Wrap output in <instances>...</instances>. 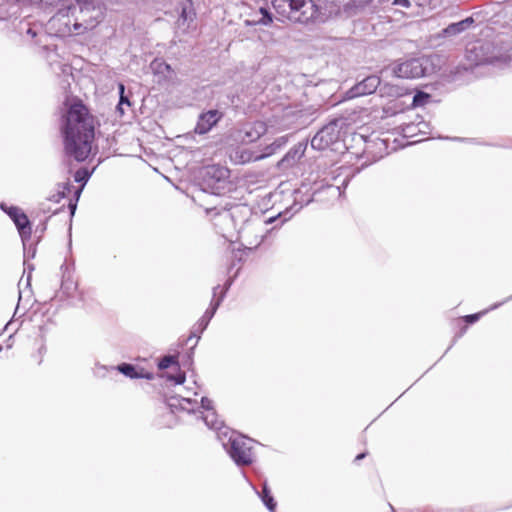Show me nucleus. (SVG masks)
I'll list each match as a JSON object with an SVG mask.
<instances>
[{
	"label": "nucleus",
	"instance_id": "f257e3e1",
	"mask_svg": "<svg viewBox=\"0 0 512 512\" xmlns=\"http://www.w3.org/2000/svg\"><path fill=\"white\" fill-rule=\"evenodd\" d=\"M94 130V117L82 101L67 100L60 118L65 155L77 162L85 161L92 150Z\"/></svg>",
	"mask_w": 512,
	"mask_h": 512
},
{
	"label": "nucleus",
	"instance_id": "f03ea898",
	"mask_svg": "<svg viewBox=\"0 0 512 512\" xmlns=\"http://www.w3.org/2000/svg\"><path fill=\"white\" fill-rule=\"evenodd\" d=\"M78 14L71 23L69 11H76V7H69L67 10L58 11L51 19L52 26L63 25L58 28V32L65 34L81 35L94 29L102 20L103 12L101 7L94 0H77Z\"/></svg>",
	"mask_w": 512,
	"mask_h": 512
},
{
	"label": "nucleus",
	"instance_id": "7ed1b4c3",
	"mask_svg": "<svg viewBox=\"0 0 512 512\" xmlns=\"http://www.w3.org/2000/svg\"><path fill=\"white\" fill-rule=\"evenodd\" d=\"M217 438L237 466L252 464L254 460V441L252 439L229 428L221 429L217 433Z\"/></svg>",
	"mask_w": 512,
	"mask_h": 512
},
{
	"label": "nucleus",
	"instance_id": "20e7f679",
	"mask_svg": "<svg viewBox=\"0 0 512 512\" xmlns=\"http://www.w3.org/2000/svg\"><path fill=\"white\" fill-rule=\"evenodd\" d=\"M281 21L306 23L314 15V4L310 0H271Z\"/></svg>",
	"mask_w": 512,
	"mask_h": 512
},
{
	"label": "nucleus",
	"instance_id": "39448f33",
	"mask_svg": "<svg viewBox=\"0 0 512 512\" xmlns=\"http://www.w3.org/2000/svg\"><path fill=\"white\" fill-rule=\"evenodd\" d=\"M0 208L10 217V219L14 222L19 235L22 240L24 257L25 258H34L36 254L35 246L30 242L32 228L30 221L24 211L17 206L8 207L5 204H1Z\"/></svg>",
	"mask_w": 512,
	"mask_h": 512
},
{
	"label": "nucleus",
	"instance_id": "423d86ee",
	"mask_svg": "<svg viewBox=\"0 0 512 512\" xmlns=\"http://www.w3.org/2000/svg\"><path fill=\"white\" fill-rule=\"evenodd\" d=\"M203 178L206 185L219 194L230 184V170L221 165H209L204 168Z\"/></svg>",
	"mask_w": 512,
	"mask_h": 512
},
{
	"label": "nucleus",
	"instance_id": "0eeeda50",
	"mask_svg": "<svg viewBox=\"0 0 512 512\" xmlns=\"http://www.w3.org/2000/svg\"><path fill=\"white\" fill-rule=\"evenodd\" d=\"M340 138V126L338 120H333L322 127L311 139V147L316 150H324L336 143Z\"/></svg>",
	"mask_w": 512,
	"mask_h": 512
},
{
	"label": "nucleus",
	"instance_id": "6e6552de",
	"mask_svg": "<svg viewBox=\"0 0 512 512\" xmlns=\"http://www.w3.org/2000/svg\"><path fill=\"white\" fill-rule=\"evenodd\" d=\"M168 405L170 408H179L188 413L195 412L197 409H202V412H207L208 409H213L212 401L207 397H202L200 406L197 400H193L188 397H171L168 400Z\"/></svg>",
	"mask_w": 512,
	"mask_h": 512
},
{
	"label": "nucleus",
	"instance_id": "1a4fd4ad",
	"mask_svg": "<svg viewBox=\"0 0 512 512\" xmlns=\"http://www.w3.org/2000/svg\"><path fill=\"white\" fill-rule=\"evenodd\" d=\"M443 62V58L436 53L418 56V77L435 75L441 69Z\"/></svg>",
	"mask_w": 512,
	"mask_h": 512
},
{
	"label": "nucleus",
	"instance_id": "9d476101",
	"mask_svg": "<svg viewBox=\"0 0 512 512\" xmlns=\"http://www.w3.org/2000/svg\"><path fill=\"white\" fill-rule=\"evenodd\" d=\"M230 285H231V281H228L226 283L225 289H223L221 291V296L218 299H215V297L218 293V290L220 289V286L218 285L213 288V299L211 301L210 307L205 311V313L203 314V316L200 318V320L197 323V329L199 330L200 333H202L207 328L210 320L213 318L216 310L220 306V304L225 296V293L228 290Z\"/></svg>",
	"mask_w": 512,
	"mask_h": 512
},
{
	"label": "nucleus",
	"instance_id": "9b49d317",
	"mask_svg": "<svg viewBox=\"0 0 512 512\" xmlns=\"http://www.w3.org/2000/svg\"><path fill=\"white\" fill-rule=\"evenodd\" d=\"M222 116L223 114L216 109L201 113L194 129L195 133L206 134L220 121Z\"/></svg>",
	"mask_w": 512,
	"mask_h": 512
},
{
	"label": "nucleus",
	"instance_id": "f8f14e48",
	"mask_svg": "<svg viewBox=\"0 0 512 512\" xmlns=\"http://www.w3.org/2000/svg\"><path fill=\"white\" fill-rule=\"evenodd\" d=\"M380 78L376 75H371L363 79L361 82L357 83L354 87H352L349 91L351 97H359L363 95H368L376 91L378 86L380 85Z\"/></svg>",
	"mask_w": 512,
	"mask_h": 512
},
{
	"label": "nucleus",
	"instance_id": "ddd939ff",
	"mask_svg": "<svg viewBox=\"0 0 512 512\" xmlns=\"http://www.w3.org/2000/svg\"><path fill=\"white\" fill-rule=\"evenodd\" d=\"M150 68L153 74L157 77V82L159 84L172 81L174 71L172 70L171 66L164 60L154 59L150 64Z\"/></svg>",
	"mask_w": 512,
	"mask_h": 512
},
{
	"label": "nucleus",
	"instance_id": "4468645a",
	"mask_svg": "<svg viewBox=\"0 0 512 512\" xmlns=\"http://www.w3.org/2000/svg\"><path fill=\"white\" fill-rule=\"evenodd\" d=\"M229 157L231 162L234 164H246L252 161L261 160L265 158V155L256 154L248 148L237 147L231 151Z\"/></svg>",
	"mask_w": 512,
	"mask_h": 512
},
{
	"label": "nucleus",
	"instance_id": "2eb2a0df",
	"mask_svg": "<svg viewBox=\"0 0 512 512\" xmlns=\"http://www.w3.org/2000/svg\"><path fill=\"white\" fill-rule=\"evenodd\" d=\"M116 369L130 379L144 378L152 380L154 378V374L152 372L146 371L144 368L137 367L132 364L123 363L117 366Z\"/></svg>",
	"mask_w": 512,
	"mask_h": 512
},
{
	"label": "nucleus",
	"instance_id": "dca6fc26",
	"mask_svg": "<svg viewBox=\"0 0 512 512\" xmlns=\"http://www.w3.org/2000/svg\"><path fill=\"white\" fill-rule=\"evenodd\" d=\"M306 145L298 143L294 145L279 161V166L282 168H288L293 166L305 153Z\"/></svg>",
	"mask_w": 512,
	"mask_h": 512
},
{
	"label": "nucleus",
	"instance_id": "f3484780",
	"mask_svg": "<svg viewBox=\"0 0 512 512\" xmlns=\"http://www.w3.org/2000/svg\"><path fill=\"white\" fill-rule=\"evenodd\" d=\"M62 271V282H61V290L67 296H71L73 292L77 289V284L73 280L72 277V268L67 263H64L61 266Z\"/></svg>",
	"mask_w": 512,
	"mask_h": 512
},
{
	"label": "nucleus",
	"instance_id": "a211bd4d",
	"mask_svg": "<svg viewBox=\"0 0 512 512\" xmlns=\"http://www.w3.org/2000/svg\"><path fill=\"white\" fill-rule=\"evenodd\" d=\"M474 22V18L472 16H469L459 22L449 24L446 28L442 30V33L445 37L458 35L468 30L474 24Z\"/></svg>",
	"mask_w": 512,
	"mask_h": 512
},
{
	"label": "nucleus",
	"instance_id": "6ab92c4d",
	"mask_svg": "<svg viewBox=\"0 0 512 512\" xmlns=\"http://www.w3.org/2000/svg\"><path fill=\"white\" fill-rule=\"evenodd\" d=\"M386 140L375 138L367 142L365 153L372 154L375 160L382 158L387 153Z\"/></svg>",
	"mask_w": 512,
	"mask_h": 512
},
{
	"label": "nucleus",
	"instance_id": "aec40b11",
	"mask_svg": "<svg viewBox=\"0 0 512 512\" xmlns=\"http://www.w3.org/2000/svg\"><path fill=\"white\" fill-rule=\"evenodd\" d=\"M265 132V126L263 123L258 122L253 125L247 126L244 128L241 133L243 135L240 137L243 142L251 143L258 140L261 135Z\"/></svg>",
	"mask_w": 512,
	"mask_h": 512
},
{
	"label": "nucleus",
	"instance_id": "412c9836",
	"mask_svg": "<svg viewBox=\"0 0 512 512\" xmlns=\"http://www.w3.org/2000/svg\"><path fill=\"white\" fill-rule=\"evenodd\" d=\"M393 73L398 78H414L416 76L415 60H407L399 63L394 69Z\"/></svg>",
	"mask_w": 512,
	"mask_h": 512
},
{
	"label": "nucleus",
	"instance_id": "4be33fe9",
	"mask_svg": "<svg viewBox=\"0 0 512 512\" xmlns=\"http://www.w3.org/2000/svg\"><path fill=\"white\" fill-rule=\"evenodd\" d=\"M202 419L207 427L210 429L216 430V434L220 432L221 429H225L222 422L218 420V416L214 409H208L207 412H202Z\"/></svg>",
	"mask_w": 512,
	"mask_h": 512
},
{
	"label": "nucleus",
	"instance_id": "5701e85b",
	"mask_svg": "<svg viewBox=\"0 0 512 512\" xmlns=\"http://www.w3.org/2000/svg\"><path fill=\"white\" fill-rule=\"evenodd\" d=\"M252 488L260 496L261 500L263 501L264 505L268 508V510L274 512L276 508V502L274 501V498L271 495L267 482L265 481L263 483L261 493H259L254 486H252Z\"/></svg>",
	"mask_w": 512,
	"mask_h": 512
},
{
	"label": "nucleus",
	"instance_id": "b1692460",
	"mask_svg": "<svg viewBox=\"0 0 512 512\" xmlns=\"http://www.w3.org/2000/svg\"><path fill=\"white\" fill-rule=\"evenodd\" d=\"M434 86V84H420L418 85V109L424 107L426 104L430 102L438 103L439 100H433L432 95L425 91L429 87Z\"/></svg>",
	"mask_w": 512,
	"mask_h": 512
},
{
	"label": "nucleus",
	"instance_id": "393cba45",
	"mask_svg": "<svg viewBox=\"0 0 512 512\" xmlns=\"http://www.w3.org/2000/svg\"><path fill=\"white\" fill-rule=\"evenodd\" d=\"M259 13L261 16L258 19L245 20V24L247 26L269 25L272 22V15L267 9L262 7L260 8Z\"/></svg>",
	"mask_w": 512,
	"mask_h": 512
},
{
	"label": "nucleus",
	"instance_id": "a878e982",
	"mask_svg": "<svg viewBox=\"0 0 512 512\" xmlns=\"http://www.w3.org/2000/svg\"><path fill=\"white\" fill-rule=\"evenodd\" d=\"M510 300H512V294H511L509 297H507L505 300H503L502 302H498V303L493 304V305L490 307V310L497 309V308H499L501 305H503L504 303H506V302H508V301H510ZM488 311H489V309H488ZM486 312H487V310H486V311H483V312H480V313L469 314V315L464 316V318H463V319H464V321H465L467 324H474V323H475V322H477V321L480 319V317H481L483 314H485Z\"/></svg>",
	"mask_w": 512,
	"mask_h": 512
},
{
	"label": "nucleus",
	"instance_id": "bb28decb",
	"mask_svg": "<svg viewBox=\"0 0 512 512\" xmlns=\"http://www.w3.org/2000/svg\"><path fill=\"white\" fill-rule=\"evenodd\" d=\"M119 90V103L117 105V112L122 116L125 113L124 106L130 107L131 103L128 95L125 94V86L122 83L118 84Z\"/></svg>",
	"mask_w": 512,
	"mask_h": 512
},
{
	"label": "nucleus",
	"instance_id": "cd10ccee",
	"mask_svg": "<svg viewBox=\"0 0 512 512\" xmlns=\"http://www.w3.org/2000/svg\"><path fill=\"white\" fill-rule=\"evenodd\" d=\"M286 143L287 138L285 136L279 137L275 139L273 143L267 145L260 155H265V157H268L274 154L278 149L282 148Z\"/></svg>",
	"mask_w": 512,
	"mask_h": 512
},
{
	"label": "nucleus",
	"instance_id": "c85d7f7f",
	"mask_svg": "<svg viewBox=\"0 0 512 512\" xmlns=\"http://www.w3.org/2000/svg\"><path fill=\"white\" fill-rule=\"evenodd\" d=\"M429 135H431V125L424 121L418 113V136H423V138L418 139V143L427 140Z\"/></svg>",
	"mask_w": 512,
	"mask_h": 512
},
{
	"label": "nucleus",
	"instance_id": "c756f323",
	"mask_svg": "<svg viewBox=\"0 0 512 512\" xmlns=\"http://www.w3.org/2000/svg\"><path fill=\"white\" fill-rule=\"evenodd\" d=\"M312 201V196H303L302 188L295 191L294 207H296V211L300 210L303 206L308 205Z\"/></svg>",
	"mask_w": 512,
	"mask_h": 512
},
{
	"label": "nucleus",
	"instance_id": "7c9ffc66",
	"mask_svg": "<svg viewBox=\"0 0 512 512\" xmlns=\"http://www.w3.org/2000/svg\"><path fill=\"white\" fill-rule=\"evenodd\" d=\"M72 185L69 181L59 184L57 190V199L55 202H59L61 199L65 198L71 191Z\"/></svg>",
	"mask_w": 512,
	"mask_h": 512
},
{
	"label": "nucleus",
	"instance_id": "2f4dec72",
	"mask_svg": "<svg viewBox=\"0 0 512 512\" xmlns=\"http://www.w3.org/2000/svg\"><path fill=\"white\" fill-rule=\"evenodd\" d=\"M193 18H194V12L192 11L191 8H187V7H183L182 10H181V14L179 16V19H178V22L179 23H185L187 21H193Z\"/></svg>",
	"mask_w": 512,
	"mask_h": 512
},
{
	"label": "nucleus",
	"instance_id": "473e14b6",
	"mask_svg": "<svg viewBox=\"0 0 512 512\" xmlns=\"http://www.w3.org/2000/svg\"><path fill=\"white\" fill-rule=\"evenodd\" d=\"M172 364H177L176 358L174 356L168 355L164 356L158 363V367L160 370H164L169 368Z\"/></svg>",
	"mask_w": 512,
	"mask_h": 512
},
{
	"label": "nucleus",
	"instance_id": "72a5a7b5",
	"mask_svg": "<svg viewBox=\"0 0 512 512\" xmlns=\"http://www.w3.org/2000/svg\"><path fill=\"white\" fill-rule=\"evenodd\" d=\"M31 3L41 7H53L58 3V0H30Z\"/></svg>",
	"mask_w": 512,
	"mask_h": 512
},
{
	"label": "nucleus",
	"instance_id": "f704fd0d",
	"mask_svg": "<svg viewBox=\"0 0 512 512\" xmlns=\"http://www.w3.org/2000/svg\"><path fill=\"white\" fill-rule=\"evenodd\" d=\"M90 177V174L86 170H78L75 173V181L81 182V181H87Z\"/></svg>",
	"mask_w": 512,
	"mask_h": 512
},
{
	"label": "nucleus",
	"instance_id": "c9c22d12",
	"mask_svg": "<svg viewBox=\"0 0 512 512\" xmlns=\"http://www.w3.org/2000/svg\"><path fill=\"white\" fill-rule=\"evenodd\" d=\"M414 129V126L413 125H407L405 128H403V135H402V138L403 140H408V138H413V131Z\"/></svg>",
	"mask_w": 512,
	"mask_h": 512
},
{
	"label": "nucleus",
	"instance_id": "e433bc0d",
	"mask_svg": "<svg viewBox=\"0 0 512 512\" xmlns=\"http://www.w3.org/2000/svg\"><path fill=\"white\" fill-rule=\"evenodd\" d=\"M170 380H173L176 384H182L185 381V375L183 373H179L176 376H169Z\"/></svg>",
	"mask_w": 512,
	"mask_h": 512
},
{
	"label": "nucleus",
	"instance_id": "4c0bfd02",
	"mask_svg": "<svg viewBox=\"0 0 512 512\" xmlns=\"http://www.w3.org/2000/svg\"><path fill=\"white\" fill-rule=\"evenodd\" d=\"M327 190L330 191L331 194H337L338 196L341 195V187L339 186L329 185L327 186Z\"/></svg>",
	"mask_w": 512,
	"mask_h": 512
},
{
	"label": "nucleus",
	"instance_id": "58836bf2",
	"mask_svg": "<svg viewBox=\"0 0 512 512\" xmlns=\"http://www.w3.org/2000/svg\"><path fill=\"white\" fill-rule=\"evenodd\" d=\"M396 142H399V145L401 147H406V146H410V145H413L415 143L414 140H405V141H399V139H396Z\"/></svg>",
	"mask_w": 512,
	"mask_h": 512
},
{
	"label": "nucleus",
	"instance_id": "ea45409f",
	"mask_svg": "<svg viewBox=\"0 0 512 512\" xmlns=\"http://www.w3.org/2000/svg\"><path fill=\"white\" fill-rule=\"evenodd\" d=\"M394 4H398V5H402V6L408 7L409 6V1L408 0H395Z\"/></svg>",
	"mask_w": 512,
	"mask_h": 512
},
{
	"label": "nucleus",
	"instance_id": "a19ab883",
	"mask_svg": "<svg viewBox=\"0 0 512 512\" xmlns=\"http://www.w3.org/2000/svg\"><path fill=\"white\" fill-rule=\"evenodd\" d=\"M69 209L71 211V214L73 215L75 213V210H76V203L70 202L69 203Z\"/></svg>",
	"mask_w": 512,
	"mask_h": 512
},
{
	"label": "nucleus",
	"instance_id": "79ce46f5",
	"mask_svg": "<svg viewBox=\"0 0 512 512\" xmlns=\"http://www.w3.org/2000/svg\"><path fill=\"white\" fill-rule=\"evenodd\" d=\"M27 34L30 35L32 38H34L37 35L36 31L32 28H29L27 30Z\"/></svg>",
	"mask_w": 512,
	"mask_h": 512
},
{
	"label": "nucleus",
	"instance_id": "37998d69",
	"mask_svg": "<svg viewBox=\"0 0 512 512\" xmlns=\"http://www.w3.org/2000/svg\"><path fill=\"white\" fill-rule=\"evenodd\" d=\"M410 106H411L412 108L416 107V93H414V94L412 95V100H411V104H410Z\"/></svg>",
	"mask_w": 512,
	"mask_h": 512
},
{
	"label": "nucleus",
	"instance_id": "c03bdc74",
	"mask_svg": "<svg viewBox=\"0 0 512 512\" xmlns=\"http://www.w3.org/2000/svg\"><path fill=\"white\" fill-rule=\"evenodd\" d=\"M366 457V453H360L355 457V461H359Z\"/></svg>",
	"mask_w": 512,
	"mask_h": 512
},
{
	"label": "nucleus",
	"instance_id": "a18cd8bd",
	"mask_svg": "<svg viewBox=\"0 0 512 512\" xmlns=\"http://www.w3.org/2000/svg\"><path fill=\"white\" fill-rule=\"evenodd\" d=\"M466 328H464L456 337L454 338L453 343L456 341L457 338L462 337V335L465 333Z\"/></svg>",
	"mask_w": 512,
	"mask_h": 512
},
{
	"label": "nucleus",
	"instance_id": "49530a36",
	"mask_svg": "<svg viewBox=\"0 0 512 512\" xmlns=\"http://www.w3.org/2000/svg\"><path fill=\"white\" fill-rule=\"evenodd\" d=\"M50 201H53L55 202V199H57V192L53 195H51L49 198H48Z\"/></svg>",
	"mask_w": 512,
	"mask_h": 512
},
{
	"label": "nucleus",
	"instance_id": "de8ad7c7",
	"mask_svg": "<svg viewBox=\"0 0 512 512\" xmlns=\"http://www.w3.org/2000/svg\"><path fill=\"white\" fill-rule=\"evenodd\" d=\"M80 193H81V189H77L75 191V197H76V201L78 200L79 196H80Z\"/></svg>",
	"mask_w": 512,
	"mask_h": 512
},
{
	"label": "nucleus",
	"instance_id": "09e8293b",
	"mask_svg": "<svg viewBox=\"0 0 512 512\" xmlns=\"http://www.w3.org/2000/svg\"><path fill=\"white\" fill-rule=\"evenodd\" d=\"M485 61H487L489 63H493V59L492 58H486Z\"/></svg>",
	"mask_w": 512,
	"mask_h": 512
},
{
	"label": "nucleus",
	"instance_id": "8fccbe9b",
	"mask_svg": "<svg viewBox=\"0 0 512 512\" xmlns=\"http://www.w3.org/2000/svg\"><path fill=\"white\" fill-rule=\"evenodd\" d=\"M348 181H349L348 179H345V180H344L343 185H344L345 187L347 186Z\"/></svg>",
	"mask_w": 512,
	"mask_h": 512
},
{
	"label": "nucleus",
	"instance_id": "3c124183",
	"mask_svg": "<svg viewBox=\"0 0 512 512\" xmlns=\"http://www.w3.org/2000/svg\"><path fill=\"white\" fill-rule=\"evenodd\" d=\"M273 221H275V218H270L267 222H268V223H271V222H273Z\"/></svg>",
	"mask_w": 512,
	"mask_h": 512
},
{
	"label": "nucleus",
	"instance_id": "603ef678",
	"mask_svg": "<svg viewBox=\"0 0 512 512\" xmlns=\"http://www.w3.org/2000/svg\"><path fill=\"white\" fill-rule=\"evenodd\" d=\"M223 216H224V217H228V216H229V214H228L227 212H224V213H223Z\"/></svg>",
	"mask_w": 512,
	"mask_h": 512
},
{
	"label": "nucleus",
	"instance_id": "864d4df0",
	"mask_svg": "<svg viewBox=\"0 0 512 512\" xmlns=\"http://www.w3.org/2000/svg\"><path fill=\"white\" fill-rule=\"evenodd\" d=\"M30 277H31V275H30V273H29V274H28V277H27V282H28V283H29Z\"/></svg>",
	"mask_w": 512,
	"mask_h": 512
},
{
	"label": "nucleus",
	"instance_id": "5fc2aeb1",
	"mask_svg": "<svg viewBox=\"0 0 512 512\" xmlns=\"http://www.w3.org/2000/svg\"><path fill=\"white\" fill-rule=\"evenodd\" d=\"M27 267H28L29 270L33 269V267L31 265H27Z\"/></svg>",
	"mask_w": 512,
	"mask_h": 512
},
{
	"label": "nucleus",
	"instance_id": "6e6d98bb",
	"mask_svg": "<svg viewBox=\"0 0 512 512\" xmlns=\"http://www.w3.org/2000/svg\"><path fill=\"white\" fill-rule=\"evenodd\" d=\"M2 350V346L0 345V351Z\"/></svg>",
	"mask_w": 512,
	"mask_h": 512
}]
</instances>
